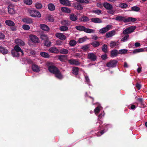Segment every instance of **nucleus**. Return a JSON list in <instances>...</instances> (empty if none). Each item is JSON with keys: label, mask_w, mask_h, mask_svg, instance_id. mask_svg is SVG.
Returning a JSON list of instances; mask_svg holds the SVG:
<instances>
[{"label": "nucleus", "mask_w": 147, "mask_h": 147, "mask_svg": "<svg viewBox=\"0 0 147 147\" xmlns=\"http://www.w3.org/2000/svg\"><path fill=\"white\" fill-rule=\"evenodd\" d=\"M48 70L51 73L55 74V76L59 79L63 78V76L58 69L54 65H51L49 67Z\"/></svg>", "instance_id": "f257e3e1"}, {"label": "nucleus", "mask_w": 147, "mask_h": 147, "mask_svg": "<svg viewBox=\"0 0 147 147\" xmlns=\"http://www.w3.org/2000/svg\"><path fill=\"white\" fill-rule=\"evenodd\" d=\"M30 16L32 17L40 18L41 17L40 13L36 10H30Z\"/></svg>", "instance_id": "f03ea898"}, {"label": "nucleus", "mask_w": 147, "mask_h": 147, "mask_svg": "<svg viewBox=\"0 0 147 147\" xmlns=\"http://www.w3.org/2000/svg\"><path fill=\"white\" fill-rule=\"evenodd\" d=\"M118 61L116 60H111L106 64V66L109 67H114L116 66Z\"/></svg>", "instance_id": "7ed1b4c3"}, {"label": "nucleus", "mask_w": 147, "mask_h": 147, "mask_svg": "<svg viewBox=\"0 0 147 147\" xmlns=\"http://www.w3.org/2000/svg\"><path fill=\"white\" fill-rule=\"evenodd\" d=\"M88 58L92 61H95L97 59V56L93 53H89L88 55Z\"/></svg>", "instance_id": "20e7f679"}, {"label": "nucleus", "mask_w": 147, "mask_h": 147, "mask_svg": "<svg viewBox=\"0 0 147 147\" xmlns=\"http://www.w3.org/2000/svg\"><path fill=\"white\" fill-rule=\"evenodd\" d=\"M111 27L112 26L108 25L105 27L100 29L99 30V32L101 34H104L110 30Z\"/></svg>", "instance_id": "39448f33"}, {"label": "nucleus", "mask_w": 147, "mask_h": 147, "mask_svg": "<svg viewBox=\"0 0 147 147\" xmlns=\"http://www.w3.org/2000/svg\"><path fill=\"white\" fill-rule=\"evenodd\" d=\"M68 61L71 65L78 66L80 65V62L76 59H70L68 60Z\"/></svg>", "instance_id": "423d86ee"}, {"label": "nucleus", "mask_w": 147, "mask_h": 147, "mask_svg": "<svg viewBox=\"0 0 147 147\" xmlns=\"http://www.w3.org/2000/svg\"><path fill=\"white\" fill-rule=\"evenodd\" d=\"M8 12L11 14H14L15 13L14 7L12 5H9L8 7Z\"/></svg>", "instance_id": "0eeeda50"}, {"label": "nucleus", "mask_w": 147, "mask_h": 147, "mask_svg": "<svg viewBox=\"0 0 147 147\" xmlns=\"http://www.w3.org/2000/svg\"><path fill=\"white\" fill-rule=\"evenodd\" d=\"M30 38L32 41L35 43H38L39 40L38 38L35 35H30Z\"/></svg>", "instance_id": "6e6552de"}, {"label": "nucleus", "mask_w": 147, "mask_h": 147, "mask_svg": "<svg viewBox=\"0 0 147 147\" xmlns=\"http://www.w3.org/2000/svg\"><path fill=\"white\" fill-rule=\"evenodd\" d=\"M55 36L57 38L62 40H65L66 38V36L61 33H56Z\"/></svg>", "instance_id": "1a4fd4ad"}, {"label": "nucleus", "mask_w": 147, "mask_h": 147, "mask_svg": "<svg viewBox=\"0 0 147 147\" xmlns=\"http://www.w3.org/2000/svg\"><path fill=\"white\" fill-rule=\"evenodd\" d=\"M91 22L94 23H101L102 22V21L101 18H94L91 19Z\"/></svg>", "instance_id": "9d476101"}, {"label": "nucleus", "mask_w": 147, "mask_h": 147, "mask_svg": "<svg viewBox=\"0 0 147 147\" xmlns=\"http://www.w3.org/2000/svg\"><path fill=\"white\" fill-rule=\"evenodd\" d=\"M50 53L57 54L59 52V50L55 47H51L49 50Z\"/></svg>", "instance_id": "9b49d317"}, {"label": "nucleus", "mask_w": 147, "mask_h": 147, "mask_svg": "<svg viewBox=\"0 0 147 147\" xmlns=\"http://www.w3.org/2000/svg\"><path fill=\"white\" fill-rule=\"evenodd\" d=\"M39 27L41 29L44 31H48L50 30L49 28L46 24H40V25Z\"/></svg>", "instance_id": "f8f14e48"}, {"label": "nucleus", "mask_w": 147, "mask_h": 147, "mask_svg": "<svg viewBox=\"0 0 147 147\" xmlns=\"http://www.w3.org/2000/svg\"><path fill=\"white\" fill-rule=\"evenodd\" d=\"M104 7L107 10H111L113 9L112 5L107 2H105L103 3Z\"/></svg>", "instance_id": "ddd939ff"}, {"label": "nucleus", "mask_w": 147, "mask_h": 147, "mask_svg": "<svg viewBox=\"0 0 147 147\" xmlns=\"http://www.w3.org/2000/svg\"><path fill=\"white\" fill-rule=\"evenodd\" d=\"M60 3L63 5L67 6L71 5V3L68 0H59Z\"/></svg>", "instance_id": "4468645a"}, {"label": "nucleus", "mask_w": 147, "mask_h": 147, "mask_svg": "<svg viewBox=\"0 0 147 147\" xmlns=\"http://www.w3.org/2000/svg\"><path fill=\"white\" fill-rule=\"evenodd\" d=\"M32 69L34 71L36 72H38L40 71L39 67L37 65L35 64H33L32 65Z\"/></svg>", "instance_id": "2eb2a0df"}, {"label": "nucleus", "mask_w": 147, "mask_h": 147, "mask_svg": "<svg viewBox=\"0 0 147 147\" xmlns=\"http://www.w3.org/2000/svg\"><path fill=\"white\" fill-rule=\"evenodd\" d=\"M115 19L116 20L119 22L123 21L124 23H125V21L126 18L125 17L122 16H117L116 17V18H115Z\"/></svg>", "instance_id": "dca6fc26"}, {"label": "nucleus", "mask_w": 147, "mask_h": 147, "mask_svg": "<svg viewBox=\"0 0 147 147\" xmlns=\"http://www.w3.org/2000/svg\"><path fill=\"white\" fill-rule=\"evenodd\" d=\"M8 51L7 49L5 47L0 46V53L5 55L7 53Z\"/></svg>", "instance_id": "f3484780"}, {"label": "nucleus", "mask_w": 147, "mask_h": 147, "mask_svg": "<svg viewBox=\"0 0 147 147\" xmlns=\"http://www.w3.org/2000/svg\"><path fill=\"white\" fill-rule=\"evenodd\" d=\"M23 21L27 24H30L32 23L33 21L32 19L29 18H24L22 20Z\"/></svg>", "instance_id": "a211bd4d"}, {"label": "nucleus", "mask_w": 147, "mask_h": 147, "mask_svg": "<svg viewBox=\"0 0 147 147\" xmlns=\"http://www.w3.org/2000/svg\"><path fill=\"white\" fill-rule=\"evenodd\" d=\"M137 19L136 18L132 17H128L126 18L125 23L129 22H134L136 21Z\"/></svg>", "instance_id": "6ab92c4d"}, {"label": "nucleus", "mask_w": 147, "mask_h": 147, "mask_svg": "<svg viewBox=\"0 0 147 147\" xmlns=\"http://www.w3.org/2000/svg\"><path fill=\"white\" fill-rule=\"evenodd\" d=\"M118 52L116 49L113 50L111 51V57H116L117 56Z\"/></svg>", "instance_id": "aec40b11"}, {"label": "nucleus", "mask_w": 147, "mask_h": 147, "mask_svg": "<svg viewBox=\"0 0 147 147\" xmlns=\"http://www.w3.org/2000/svg\"><path fill=\"white\" fill-rule=\"evenodd\" d=\"M15 43L17 44V45H21V46H24L25 45V43L22 41V40L20 39H16L15 40Z\"/></svg>", "instance_id": "412c9836"}, {"label": "nucleus", "mask_w": 147, "mask_h": 147, "mask_svg": "<svg viewBox=\"0 0 147 147\" xmlns=\"http://www.w3.org/2000/svg\"><path fill=\"white\" fill-rule=\"evenodd\" d=\"M14 50L18 51L20 52L22 55H24V52L21 49L20 47H19V46L18 45H16L14 48Z\"/></svg>", "instance_id": "4be33fe9"}, {"label": "nucleus", "mask_w": 147, "mask_h": 147, "mask_svg": "<svg viewBox=\"0 0 147 147\" xmlns=\"http://www.w3.org/2000/svg\"><path fill=\"white\" fill-rule=\"evenodd\" d=\"M69 52V51L67 49L64 48H61L59 50V52L63 54H67Z\"/></svg>", "instance_id": "5701e85b"}, {"label": "nucleus", "mask_w": 147, "mask_h": 147, "mask_svg": "<svg viewBox=\"0 0 147 147\" xmlns=\"http://www.w3.org/2000/svg\"><path fill=\"white\" fill-rule=\"evenodd\" d=\"M90 44L94 48L98 47L100 45V42L97 41H94Z\"/></svg>", "instance_id": "b1692460"}, {"label": "nucleus", "mask_w": 147, "mask_h": 147, "mask_svg": "<svg viewBox=\"0 0 147 147\" xmlns=\"http://www.w3.org/2000/svg\"><path fill=\"white\" fill-rule=\"evenodd\" d=\"M67 55H61L58 56V59L61 61H64L67 58Z\"/></svg>", "instance_id": "393cba45"}, {"label": "nucleus", "mask_w": 147, "mask_h": 147, "mask_svg": "<svg viewBox=\"0 0 147 147\" xmlns=\"http://www.w3.org/2000/svg\"><path fill=\"white\" fill-rule=\"evenodd\" d=\"M115 32L114 30H112L107 33L105 35V37L107 38H109L112 36L113 35Z\"/></svg>", "instance_id": "a878e982"}, {"label": "nucleus", "mask_w": 147, "mask_h": 147, "mask_svg": "<svg viewBox=\"0 0 147 147\" xmlns=\"http://www.w3.org/2000/svg\"><path fill=\"white\" fill-rule=\"evenodd\" d=\"M6 24L9 26H14L15 25L14 23L11 20H6L5 21Z\"/></svg>", "instance_id": "bb28decb"}, {"label": "nucleus", "mask_w": 147, "mask_h": 147, "mask_svg": "<svg viewBox=\"0 0 147 147\" xmlns=\"http://www.w3.org/2000/svg\"><path fill=\"white\" fill-rule=\"evenodd\" d=\"M61 10L62 11L66 13H69L71 12L70 9L67 7H62Z\"/></svg>", "instance_id": "cd10ccee"}, {"label": "nucleus", "mask_w": 147, "mask_h": 147, "mask_svg": "<svg viewBox=\"0 0 147 147\" xmlns=\"http://www.w3.org/2000/svg\"><path fill=\"white\" fill-rule=\"evenodd\" d=\"M75 28L78 30L83 31L84 32L85 30V27L83 26L79 25L76 26L75 27Z\"/></svg>", "instance_id": "c85d7f7f"}, {"label": "nucleus", "mask_w": 147, "mask_h": 147, "mask_svg": "<svg viewBox=\"0 0 147 147\" xmlns=\"http://www.w3.org/2000/svg\"><path fill=\"white\" fill-rule=\"evenodd\" d=\"M74 7L75 9H76L79 10H82L83 9L82 5L78 3L76 5H74Z\"/></svg>", "instance_id": "c756f323"}, {"label": "nucleus", "mask_w": 147, "mask_h": 147, "mask_svg": "<svg viewBox=\"0 0 147 147\" xmlns=\"http://www.w3.org/2000/svg\"><path fill=\"white\" fill-rule=\"evenodd\" d=\"M80 20L82 22H88L89 20L88 18L86 16H83L80 18Z\"/></svg>", "instance_id": "7c9ffc66"}, {"label": "nucleus", "mask_w": 147, "mask_h": 147, "mask_svg": "<svg viewBox=\"0 0 147 147\" xmlns=\"http://www.w3.org/2000/svg\"><path fill=\"white\" fill-rule=\"evenodd\" d=\"M48 7L49 10L51 11H53L55 9V5L53 3H49L48 5Z\"/></svg>", "instance_id": "2f4dec72"}, {"label": "nucleus", "mask_w": 147, "mask_h": 147, "mask_svg": "<svg viewBox=\"0 0 147 147\" xmlns=\"http://www.w3.org/2000/svg\"><path fill=\"white\" fill-rule=\"evenodd\" d=\"M69 18L71 20L74 21H76L78 19L77 16L74 14H70L69 16Z\"/></svg>", "instance_id": "473e14b6"}, {"label": "nucleus", "mask_w": 147, "mask_h": 147, "mask_svg": "<svg viewBox=\"0 0 147 147\" xmlns=\"http://www.w3.org/2000/svg\"><path fill=\"white\" fill-rule=\"evenodd\" d=\"M11 53L13 57H18L19 56L20 54L18 52L14 50H11Z\"/></svg>", "instance_id": "72a5a7b5"}, {"label": "nucleus", "mask_w": 147, "mask_h": 147, "mask_svg": "<svg viewBox=\"0 0 147 147\" xmlns=\"http://www.w3.org/2000/svg\"><path fill=\"white\" fill-rule=\"evenodd\" d=\"M40 55L45 58H49L50 57V55L48 53L45 52H41Z\"/></svg>", "instance_id": "f704fd0d"}, {"label": "nucleus", "mask_w": 147, "mask_h": 147, "mask_svg": "<svg viewBox=\"0 0 147 147\" xmlns=\"http://www.w3.org/2000/svg\"><path fill=\"white\" fill-rule=\"evenodd\" d=\"M136 27L135 26H131L127 28L129 33L133 32L135 30Z\"/></svg>", "instance_id": "c9c22d12"}, {"label": "nucleus", "mask_w": 147, "mask_h": 147, "mask_svg": "<svg viewBox=\"0 0 147 147\" xmlns=\"http://www.w3.org/2000/svg\"><path fill=\"white\" fill-rule=\"evenodd\" d=\"M73 73L75 75H77L78 74L79 71V68L77 67H74L73 68Z\"/></svg>", "instance_id": "e433bc0d"}, {"label": "nucleus", "mask_w": 147, "mask_h": 147, "mask_svg": "<svg viewBox=\"0 0 147 147\" xmlns=\"http://www.w3.org/2000/svg\"><path fill=\"white\" fill-rule=\"evenodd\" d=\"M144 51V49L143 48L134 49L133 51V53L135 54L137 53L142 52Z\"/></svg>", "instance_id": "4c0bfd02"}, {"label": "nucleus", "mask_w": 147, "mask_h": 147, "mask_svg": "<svg viewBox=\"0 0 147 147\" xmlns=\"http://www.w3.org/2000/svg\"><path fill=\"white\" fill-rule=\"evenodd\" d=\"M68 27L66 26H63L59 27V30L62 31H66L68 29Z\"/></svg>", "instance_id": "58836bf2"}, {"label": "nucleus", "mask_w": 147, "mask_h": 147, "mask_svg": "<svg viewBox=\"0 0 147 147\" xmlns=\"http://www.w3.org/2000/svg\"><path fill=\"white\" fill-rule=\"evenodd\" d=\"M107 49V46L106 45H103L102 47V50L103 52L105 53H107L108 52Z\"/></svg>", "instance_id": "ea45409f"}, {"label": "nucleus", "mask_w": 147, "mask_h": 147, "mask_svg": "<svg viewBox=\"0 0 147 147\" xmlns=\"http://www.w3.org/2000/svg\"><path fill=\"white\" fill-rule=\"evenodd\" d=\"M140 7L136 6H133L131 8L132 11L136 12L140 10Z\"/></svg>", "instance_id": "a19ab883"}, {"label": "nucleus", "mask_w": 147, "mask_h": 147, "mask_svg": "<svg viewBox=\"0 0 147 147\" xmlns=\"http://www.w3.org/2000/svg\"><path fill=\"white\" fill-rule=\"evenodd\" d=\"M84 32L88 33H93L94 32V30L92 29L87 28H85Z\"/></svg>", "instance_id": "79ce46f5"}, {"label": "nucleus", "mask_w": 147, "mask_h": 147, "mask_svg": "<svg viewBox=\"0 0 147 147\" xmlns=\"http://www.w3.org/2000/svg\"><path fill=\"white\" fill-rule=\"evenodd\" d=\"M35 6L37 9H40L42 7V6L41 3L37 2L36 3Z\"/></svg>", "instance_id": "37998d69"}, {"label": "nucleus", "mask_w": 147, "mask_h": 147, "mask_svg": "<svg viewBox=\"0 0 147 147\" xmlns=\"http://www.w3.org/2000/svg\"><path fill=\"white\" fill-rule=\"evenodd\" d=\"M127 50L126 49H122L118 51V54H123L127 53Z\"/></svg>", "instance_id": "c03bdc74"}, {"label": "nucleus", "mask_w": 147, "mask_h": 147, "mask_svg": "<svg viewBox=\"0 0 147 147\" xmlns=\"http://www.w3.org/2000/svg\"><path fill=\"white\" fill-rule=\"evenodd\" d=\"M100 110V107L99 106L97 107L94 110V112L96 115L99 113Z\"/></svg>", "instance_id": "a18cd8bd"}, {"label": "nucleus", "mask_w": 147, "mask_h": 147, "mask_svg": "<svg viewBox=\"0 0 147 147\" xmlns=\"http://www.w3.org/2000/svg\"><path fill=\"white\" fill-rule=\"evenodd\" d=\"M127 6V4L125 3H121L119 4V7L122 8H126Z\"/></svg>", "instance_id": "49530a36"}, {"label": "nucleus", "mask_w": 147, "mask_h": 147, "mask_svg": "<svg viewBox=\"0 0 147 147\" xmlns=\"http://www.w3.org/2000/svg\"><path fill=\"white\" fill-rule=\"evenodd\" d=\"M90 48V46L89 44L85 45L82 47L81 49L84 51H86L89 49Z\"/></svg>", "instance_id": "de8ad7c7"}, {"label": "nucleus", "mask_w": 147, "mask_h": 147, "mask_svg": "<svg viewBox=\"0 0 147 147\" xmlns=\"http://www.w3.org/2000/svg\"><path fill=\"white\" fill-rule=\"evenodd\" d=\"M45 45L48 47H50L51 44V42L49 40H46L45 42Z\"/></svg>", "instance_id": "09e8293b"}, {"label": "nucleus", "mask_w": 147, "mask_h": 147, "mask_svg": "<svg viewBox=\"0 0 147 147\" xmlns=\"http://www.w3.org/2000/svg\"><path fill=\"white\" fill-rule=\"evenodd\" d=\"M76 1L79 3H89V1L88 0H76Z\"/></svg>", "instance_id": "8fccbe9b"}, {"label": "nucleus", "mask_w": 147, "mask_h": 147, "mask_svg": "<svg viewBox=\"0 0 147 147\" xmlns=\"http://www.w3.org/2000/svg\"><path fill=\"white\" fill-rule=\"evenodd\" d=\"M76 42L74 40H71L69 42V45L71 46H74L76 45Z\"/></svg>", "instance_id": "3c124183"}, {"label": "nucleus", "mask_w": 147, "mask_h": 147, "mask_svg": "<svg viewBox=\"0 0 147 147\" xmlns=\"http://www.w3.org/2000/svg\"><path fill=\"white\" fill-rule=\"evenodd\" d=\"M117 42L115 41H111L110 43V46L113 48L117 45Z\"/></svg>", "instance_id": "603ef678"}, {"label": "nucleus", "mask_w": 147, "mask_h": 147, "mask_svg": "<svg viewBox=\"0 0 147 147\" xmlns=\"http://www.w3.org/2000/svg\"><path fill=\"white\" fill-rule=\"evenodd\" d=\"M86 40V39L84 37L80 38L78 40V42L79 43H82L85 41Z\"/></svg>", "instance_id": "864d4df0"}, {"label": "nucleus", "mask_w": 147, "mask_h": 147, "mask_svg": "<svg viewBox=\"0 0 147 147\" xmlns=\"http://www.w3.org/2000/svg\"><path fill=\"white\" fill-rule=\"evenodd\" d=\"M22 28L24 30H28L30 29V27L28 25L24 24L23 25Z\"/></svg>", "instance_id": "5fc2aeb1"}, {"label": "nucleus", "mask_w": 147, "mask_h": 147, "mask_svg": "<svg viewBox=\"0 0 147 147\" xmlns=\"http://www.w3.org/2000/svg\"><path fill=\"white\" fill-rule=\"evenodd\" d=\"M40 38L41 39L45 40L47 38V35L44 34L41 35Z\"/></svg>", "instance_id": "6e6d98bb"}, {"label": "nucleus", "mask_w": 147, "mask_h": 147, "mask_svg": "<svg viewBox=\"0 0 147 147\" xmlns=\"http://www.w3.org/2000/svg\"><path fill=\"white\" fill-rule=\"evenodd\" d=\"M24 1L25 4L28 5H30L32 3L31 0H24Z\"/></svg>", "instance_id": "4d7b16f0"}, {"label": "nucleus", "mask_w": 147, "mask_h": 147, "mask_svg": "<svg viewBox=\"0 0 147 147\" xmlns=\"http://www.w3.org/2000/svg\"><path fill=\"white\" fill-rule=\"evenodd\" d=\"M61 23L63 26H67L69 25L68 22L67 21L65 20H64L62 21Z\"/></svg>", "instance_id": "13d9d810"}, {"label": "nucleus", "mask_w": 147, "mask_h": 147, "mask_svg": "<svg viewBox=\"0 0 147 147\" xmlns=\"http://www.w3.org/2000/svg\"><path fill=\"white\" fill-rule=\"evenodd\" d=\"M93 12L97 14H100L101 13V11L99 9H97L94 10Z\"/></svg>", "instance_id": "bf43d9fd"}, {"label": "nucleus", "mask_w": 147, "mask_h": 147, "mask_svg": "<svg viewBox=\"0 0 147 147\" xmlns=\"http://www.w3.org/2000/svg\"><path fill=\"white\" fill-rule=\"evenodd\" d=\"M10 28L12 31H15L17 30L16 26H15V25L11 26Z\"/></svg>", "instance_id": "052dcab7"}, {"label": "nucleus", "mask_w": 147, "mask_h": 147, "mask_svg": "<svg viewBox=\"0 0 147 147\" xmlns=\"http://www.w3.org/2000/svg\"><path fill=\"white\" fill-rule=\"evenodd\" d=\"M123 33L124 34H127H127H128L129 33V31L128 30L127 28H126L125 30H123Z\"/></svg>", "instance_id": "680f3d73"}, {"label": "nucleus", "mask_w": 147, "mask_h": 147, "mask_svg": "<svg viewBox=\"0 0 147 147\" xmlns=\"http://www.w3.org/2000/svg\"><path fill=\"white\" fill-rule=\"evenodd\" d=\"M129 35L128 34H127L124 36L121 40V41H124L127 40L128 38Z\"/></svg>", "instance_id": "e2e57ef3"}, {"label": "nucleus", "mask_w": 147, "mask_h": 147, "mask_svg": "<svg viewBox=\"0 0 147 147\" xmlns=\"http://www.w3.org/2000/svg\"><path fill=\"white\" fill-rule=\"evenodd\" d=\"M101 57L103 60H105L107 58V55L105 54L104 55H102Z\"/></svg>", "instance_id": "0e129e2a"}, {"label": "nucleus", "mask_w": 147, "mask_h": 147, "mask_svg": "<svg viewBox=\"0 0 147 147\" xmlns=\"http://www.w3.org/2000/svg\"><path fill=\"white\" fill-rule=\"evenodd\" d=\"M105 132L104 130H103L100 131V132H99L97 133V136H100V135L99 134H101V135H102Z\"/></svg>", "instance_id": "69168bd1"}, {"label": "nucleus", "mask_w": 147, "mask_h": 147, "mask_svg": "<svg viewBox=\"0 0 147 147\" xmlns=\"http://www.w3.org/2000/svg\"><path fill=\"white\" fill-rule=\"evenodd\" d=\"M5 36L2 33L0 32V39H3L4 38Z\"/></svg>", "instance_id": "338daca9"}, {"label": "nucleus", "mask_w": 147, "mask_h": 147, "mask_svg": "<svg viewBox=\"0 0 147 147\" xmlns=\"http://www.w3.org/2000/svg\"><path fill=\"white\" fill-rule=\"evenodd\" d=\"M137 100L141 104H142L143 102V100L142 98H138L137 99Z\"/></svg>", "instance_id": "774afa93"}]
</instances>
